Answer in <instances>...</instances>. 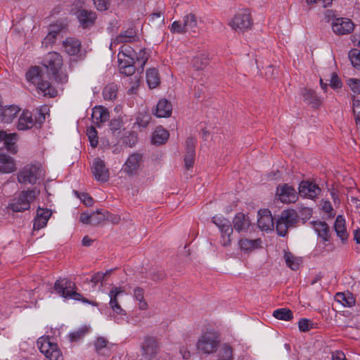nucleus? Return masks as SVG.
I'll return each instance as SVG.
<instances>
[{"label":"nucleus","instance_id":"1","mask_svg":"<svg viewBox=\"0 0 360 360\" xmlns=\"http://www.w3.org/2000/svg\"><path fill=\"white\" fill-rule=\"evenodd\" d=\"M148 55L145 49L136 53L128 45H123L117 55V60L120 72L126 75H131L134 72V63L137 62L143 66L147 62Z\"/></svg>","mask_w":360,"mask_h":360},{"label":"nucleus","instance_id":"2","mask_svg":"<svg viewBox=\"0 0 360 360\" xmlns=\"http://www.w3.org/2000/svg\"><path fill=\"white\" fill-rule=\"evenodd\" d=\"M44 78V75L37 66L32 67L26 73L27 81L34 84L39 93L41 92L44 96L54 97L56 95V91Z\"/></svg>","mask_w":360,"mask_h":360},{"label":"nucleus","instance_id":"3","mask_svg":"<svg viewBox=\"0 0 360 360\" xmlns=\"http://www.w3.org/2000/svg\"><path fill=\"white\" fill-rule=\"evenodd\" d=\"M42 64L51 77L61 83L67 82V75L62 71L63 59L59 53H48L44 58Z\"/></svg>","mask_w":360,"mask_h":360},{"label":"nucleus","instance_id":"4","mask_svg":"<svg viewBox=\"0 0 360 360\" xmlns=\"http://www.w3.org/2000/svg\"><path fill=\"white\" fill-rule=\"evenodd\" d=\"M54 290L65 300H81L90 303L86 299L82 298L81 294L77 292L75 283L66 278H60L54 283Z\"/></svg>","mask_w":360,"mask_h":360},{"label":"nucleus","instance_id":"5","mask_svg":"<svg viewBox=\"0 0 360 360\" xmlns=\"http://www.w3.org/2000/svg\"><path fill=\"white\" fill-rule=\"evenodd\" d=\"M39 193V191L35 188L22 191L9 203L8 207L13 212L27 210L30 207L31 202L36 198Z\"/></svg>","mask_w":360,"mask_h":360},{"label":"nucleus","instance_id":"6","mask_svg":"<svg viewBox=\"0 0 360 360\" xmlns=\"http://www.w3.org/2000/svg\"><path fill=\"white\" fill-rule=\"evenodd\" d=\"M39 351L49 360H63L62 352L57 344L49 336H41L37 341Z\"/></svg>","mask_w":360,"mask_h":360},{"label":"nucleus","instance_id":"7","mask_svg":"<svg viewBox=\"0 0 360 360\" xmlns=\"http://www.w3.org/2000/svg\"><path fill=\"white\" fill-rule=\"evenodd\" d=\"M219 343V337L213 332H206L202 335L196 344L199 352L210 354L216 352Z\"/></svg>","mask_w":360,"mask_h":360},{"label":"nucleus","instance_id":"8","mask_svg":"<svg viewBox=\"0 0 360 360\" xmlns=\"http://www.w3.org/2000/svg\"><path fill=\"white\" fill-rule=\"evenodd\" d=\"M297 221V214L294 210H283L276 224L277 233L281 236H285L289 228Z\"/></svg>","mask_w":360,"mask_h":360},{"label":"nucleus","instance_id":"9","mask_svg":"<svg viewBox=\"0 0 360 360\" xmlns=\"http://www.w3.org/2000/svg\"><path fill=\"white\" fill-rule=\"evenodd\" d=\"M297 221V214L294 210H283L276 224L277 233L281 236H285L289 228Z\"/></svg>","mask_w":360,"mask_h":360},{"label":"nucleus","instance_id":"10","mask_svg":"<svg viewBox=\"0 0 360 360\" xmlns=\"http://www.w3.org/2000/svg\"><path fill=\"white\" fill-rule=\"evenodd\" d=\"M212 221L221 232V245L224 247L229 246L231 243V236L233 233V228L230 221L222 215H215L212 217Z\"/></svg>","mask_w":360,"mask_h":360},{"label":"nucleus","instance_id":"11","mask_svg":"<svg viewBox=\"0 0 360 360\" xmlns=\"http://www.w3.org/2000/svg\"><path fill=\"white\" fill-rule=\"evenodd\" d=\"M44 176V170L39 165H27L18 174V180L20 184H34Z\"/></svg>","mask_w":360,"mask_h":360},{"label":"nucleus","instance_id":"12","mask_svg":"<svg viewBox=\"0 0 360 360\" xmlns=\"http://www.w3.org/2000/svg\"><path fill=\"white\" fill-rule=\"evenodd\" d=\"M252 20L248 8L240 10L229 22V25L235 30L245 31L251 27Z\"/></svg>","mask_w":360,"mask_h":360},{"label":"nucleus","instance_id":"13","mask_svg":"<svg viewBox=\"0 0 360 360\" xmlns=\"http://www.w3.org/2000/svg\"><path fill=\"white\" fill-rule=\"evenodd\" d=\"M143 162V158L141 153L131 154L122 165V171L129 176L136 175L141 170Z\"/></svg>","mask_w":360,"mask_h":360},{"label":"nucleus","instance_id":"14","mask_svg":"<svg viewBox=\"0 0 360 360\" xmlns=\"http://www.w3.org/2000/svg\"><path fill=\"white\" fill-rule=\"evenodd\" d=\"M124 294V290L121 287H113L110 290L108 295L110 297L109 305L112 311L120 317L126 316L125 311L119 304V297Z\"/></svg>","mask_w":360,"mask_h":360},{"label":"nucleus","instance_id":"15","mask_svg":"<svg viewBox=\"0 0 360 360\" xmlns=\"http://www.w3.org/2000/svg\"><path fill=\"white\" fill-rule=\"evenodd\" d=\"M276 195L283 203L295 202L297 199V194L295 190L286 184L277 187Z\"/></svg>","mask_w":360,"mask_h":360},{"label":"nucleus","instance_id":"16","mask_svg":"<svg viewBox=\"0 0 360 360\" xmlns=\"http://www.w3.org/2000/svg\"><path fill=\"white\" fill-rule=\"evenodd\" d=\"M158 350V345L153 338L147 337L141 346V360H150L155 356Z\"/></svg>","mask_w":360,"mask_h":360},{"label":"nucleus","instance_id":"17","mask_svg":"<svg viewBox=\"0 0 360 360\" xmlns=\"http://www.w3.org/2000/svg\"><path fill=\"white\" fill-rule=\"evenodd\" d=\"M333 32L339 35L347 34L354 30L351 20L345 18H336L332 24Z\"/></svg>","mask_w":360,"mask_h":360},{"label":"nucleus","instance_id":"18","mask_svg":"<svg viewBox=\"0 0 360 360\" xmlns=\"http://www.w3.org/2000/svg\"><path fill=\"white\" fill-rule=\"evenodd\" d=\"M92 172L97 181L105 182L109 179V171L105 167V162L96 158L94 160L92 166Z\"/></svg>","mask_w":360,"mask_h":360},{"label":"nucleus","instance_id":"19","mask_svg":"<svg viewBox=\"0 0 360 360\" xmlns=\"http://www.w3.org/2000/svg\"><path fill=\"white\" fill-rule=\"evenodd\" d=\"M75 15L80 26L83 28H88L93 26L97 18L95 12L85 9H79L75 13Z\"/></svg>","mask_w":360,"mask_h":360},{"label":"nucleus","instance_id":"20","mask_svg":"<svg viewBox=\"0 0 360 360\" xmlns=\"http://www.w3.org/2000/svg\"><path fill=\"white\" fill-rule=\"evenodd\" d=\"M136 38L137 35L136 30L134 28L130 27L127 30L121 32L119 35L116 36L112 39V41L110 44V49L112 50L113 47L117 44L134 41L136 40Z\"/></svg>","mask_w":360,"mask_h":360},{"label":"nucleus","instance_id":"21","mask_svg":"<svg viewBox=\"0 0 360 360\" xmlns=\"http://www.w3.org/2000/svg\"><path fill=\"white\" fill-rule=\"evenodd\" d=\"M321 189L315 184L309 181H302L299 186V193L301 196L313 199L320 193Z\"/></svg>","mask_w":360,"mask_h":360},{"label":"nucleus","instance_id":"22","mask_svg":"<svg viewBox=\"0 0 360 360\" xmlns=\"http://www.w3.org/2000/svg\"><path fill=\"white\" fill-rule=\"evenodd\" d=\"M20 109L18 106L11 105L4 108L1 106L0 121L2 123H11L19 114Z\"/></svg>","mask_w":360,"mask_h":360},{"label":"nucleus","instance_id":"23","mask_svg":"<svg viewBox=\"0 0 360 360\" xmlns=\"http://www.w3.org/2000/svg\"><path fill=\"white\" fill-rule=\"evenodd\" d=\"M257 224L262 230H271L274 227V220L270 211L267 210L259 211Z\"/></svg>","mask_w":360,"mask_h":360},{"label":"nucleus","instance_id":"24","mask_svg":"<svg viewBox=\"0 0 360 360\" xmlns=\"http://www.w3.org/2000/svg\"><path fill=\"white\" fill-rule=\"evenodd\" d=\"M16 166L14 160L0 150V172L8 174L15 172Z\"/></svg>","mask_w":360,"mask_h":360},{"label":"nucleus","instance_id":"25","mask_svg":"<svg viewBox=\"0 0 360 360\" xmlns=\"http://www.w3.org/2000/svg\"><path fill=\"white\" fill-rule=\"evenodd\" d=\"M34 125V120L32 113L28 110H23L19 116L17 129L20 131L28 130Z\"/></svg>","mask_w":360,"mask_h":360},{"label":"nucleus","instance_id":"26","mask_svg":"<svg viewBox=\"0 0 360 360\" xmlns=\"http://www.w3.org/2000/svg\"><path fill=\"white\" fill-rule=\"evenodd\" d=\"M51 215V212L50 210L39 208L34 221V229L39 230L45 227Z\"/></svg>","mask_w":360,"mask_h":360},{"label":"nucleus","instance_id":"27","mask_svg":"<svg viewBox=\"0 0 360 360\" xmlns=\"http://www.w3.org/2000/svg\"><path fill=\"white\" fill-rule=\"evenodd\" d=\"M112 347L113 344L110 343L104 337H99L94 342L95 350L99 355H110Z\"/></svg>","mask_w":360,"mask_h":360},{"label":"nucleus","instance_id":"28","mask_svg":"<svg viewBox=\"0 0 360 360\" xmlns=\"http://www.w3.org/2000/svg\"><path fill=\"white\" fill-rule=\"evenodd\" d=\"M109 112L102 106H96L92 110L91 117L94 123L98 126L109 119Z\"/></svg>","mask_w":360,"mask_h":360},{"label":"nucleus","instance_id":"29","mask_svg":"<svg viewBox=\"0 0 360 360\" xmlns=\"http://www.w3.org/2000/svg\"><path fill=\"white\" fill-rule=\"evenodd\" d=\"M311 224L314 231L317 233L319 237L322 238L324 242L329 240V227L326 222L314 221H311Z\"/></svg>","mask_w":360,"mask_h":360},{"label":"nucleus","instance_id":"30","mask_svg":"<svg viewBox=\"0 0 360 360\" xmlns=\"http://www.w3.org/2000/svg\"><path fill=\"white\" fill-rule=\"evenodd\" d=\"M334 229L337 236L345 242L347 240L348 233L345 227V219L342 215H338L335 219Z\"/></svg>","mask_w":360,"mask_h":360},{"label":"nucleus","instance_id":"31","mask_svg":"<svg viewBox=\"0 0 360 360\" xmlns=\"http://www.w3.org/2000/svg\"><path fill=\"white\" fill-rule=\"evenodd\" d=\"M233 224L235 230L239 233L247 231L250 224V221L248 217L244 214L238 213L233 220Z\"/></svg>","mask_w":360,"mask_h":360},{"label":"nucleus","instance_id":"32","mask_svg":"<svg viewBox=\"0 0 360 360\" xmlns=\"http://www.w3.org/2000/svg\"><path fill=\"white\" fill-rule=\"evenodd\" d=\"M65 51L70 56H75L81 49L80 41L75 38H68L63 41Z\"/></svg>","mask_w":360,"mask_h":360},{"label":"nucleus","instance_id":"33","mask_svg":"<svg viewBox=\"0 0 360 360\" xmlns=\"http://www.w3.org/2000/svg\"><path fill=\"white\" fill-rule=\"evenodd\" d=\"M172 110L171 103L167 100L162 99L156 105L155 115L158 117H168L171 115Z\"/></svg>","mask_w":360,"mask_h":360},{"label":"nucleus","instance_id":"34","mask_svg":"<svg viewBox=\"0 0 360 360\" xmlns=\"http://www.w3.org/2000/svg\"><path fill=\"white\" fill-rule=\"evenodd\" d=\"M302 96L304 101L306 103L311 105L313 107H319L321 103L320 97L316 95L314 90L304 89L302 91Z\"/></svg>","mask_w":360,"mask_h":360},{"label":"nucleus","instance_id":"35","mask_svg":"<svg viewBox=\"0 0 360 360\" xmlns=\"http://www.w3.org/2000/svg\"><path fill=\"white\" fill-rule=\"evenodd\" d=\"M169 138V132L162 127L156 128L152 136L153 144L161 145L165 143Z\"/></svg>","mask_w":360,"mask_h":360},{"label":"nucleus","instance_id":"36","mask_svg":"<svg viewBox=\"0 0 360 360\" xmlns=\"http://www.w3.org/2000/svg\"><path fill=\"white\" fill-rule=\"evenodd\" d=\"M238 245L242 250L245 252H250L260 247L261 240H250L248 238H242L239 240Z\"/></svg>","mask_w":360,"mask_h":360},{"label":"nucleus","instance_id":"37","mask_svg":"<svg viewBox=\"0 0 360 360\" xmlns=\"http://www.w3.org/2000/svg\"><path fill=\"white\" fill-rule=\"evenodd\" d=\"M233 348L228 344H223L215 360H233Z\"/></svg>","mask_w":360,"mask_h":360},{"label":"nucleus","instance_id":"38","mask_svg":"<svg viewBox=\"0 0 360 360\" xmlns=\"http://www.w3.org/2000/svg\"><path fill=\"white\" fill-rule=\"evenodd\" d=\"M146 81L150 89L155 88L160 84V77L156 69L152 68L146 72Z\"/></svg>","mask_w":360,"mask_h":360},{"label":"nucleus","instance_id":"39","mask_svg":"<svg viewBox=\"0 0 360 360\" xmlns=\"http://www.w3.org/2000/svg\"><path fill=\"white\" fill-rule=\"evenodd\" d=\"M18 141V135L16 133L6 134V137L4 139V145L6 149L13 153L17 152L15 143Z\"/></svg>","mask_w":360,"mask_h":360},{"label":"nucleus","instance_id":"40","mask_svg":"<svg viewBox=\"0 0 360 360\" xmlns=\"http://www.w3.org/2000/svg\"><path fill=\"white\" fill-rule=\"evenodd\" d=\"M284 259L287 266L292 270H297L302 262L300 258L295 257L292 253L288 252H285Z\"/></svg>","mask_w":360,"mask_h":360},{"label":"nucleus","instance_id":"41","mask_svg":"<svg viewBox=\"0 0 360 360\" xmlns=\"http://www.w3.org/2000/svg\"><path fill=\"white\" fill-rule=\"evenodd\" d=\"M117 86L115 84H109L103 90V96L105 100L112 101L117 97Z\"/></svg>","mask_w":360,"mask_h":360},{"label":"nucleus","instance_id":"42","mask_svg":"<svg viewBox=\"0 0 360 360\" xmlns=\"http://www.w3.org/2000/svg\"><path fill=\"white\" fill-rule=\"evenodd\" d=\"M183 21L186 32L195 31L194 29L197 27L198 22L196 17L194 14L188 13L184 15Z\"/></svg>","mask_w":360,"mask_h":360},{"label":"nucleus","instance_id":"43","mask_svg":"<svg viewBox=\"0 0 360 360\" xmlns=\"http://www.w3.org/2000/svg\"><path fill=\"white\" fill-rule=\"evenodd\" d=\"M273 316L278 320L283 321H290L293 317L292 312L286 308H281L274 310Z\"/></svg>","mask_w":360,"mask_h":360},{"label":"nucleus","instance_id":"44","mask_svg":"<svg viewBox=\"0 0 360 360\" xmlns=\"http://www.w3.org/2000/svg\"><path fill=\"white\" fill-rule=\"evenodd\" d=\"M134 297L139 302V308L141 310H146L148 308V304L144 300V291L141 288H136L134 290Z\"/></svg>","mask_w":360,"mask_h":360},{"label":"nucleus","instance_id":"45","mask_svg":"<svg viewBox=\"0 0 360 360\" xmlns=\"http://www.w3.org/2000/svg\"><path fill=\"white\" fill-rule=\"evenodd\" d=\"M335 300L345 307H352L354 304V300L350 294L338 292L335 295Z\"/></svg>","mask_w":360,"mask_h":360},{"label":"nucleus","instance_id":"46","mask_svg":"<svg viewBox=\"0 0 360 360\" xmlns=\"http://www.w3.org/2000/svg\"><path fill=\"white\" fill-rule=\"evenodd\" d=\"M110 214L108 212H102L100 210L91 212V224L98 225L105 220L109 219Z\"/></svg>","mask_w":360,"mask_h":360},{"label":"nucleus","instance_id":"47","mask_svg":"<svg viewBox=\"0 0 360 360\" xmlns=\"http://www.w3.org/2000/svg\"><path fill=\"white\" fill-rule=\"evenodd\" d=\"M59 32L60 30L58 27L53 26L49 32L48 34L44 39L42 41V46L48 47L49 45L52 44L55 41Z\"/></svg>","mask_w":360,"mask_h":360},{"label":"nucleus","instance_id":"48","mask_svg":"<svg viewBox=\"0 0 360 360\" xmlns=\"http://www.w3.org/2000/svg\"><path fill=\"white\" fill-rule=\"evenodd\" d=\"M208 58L205 54H200L194 57L192 60V65L196 70L203 69L208 64Z\"/></svg>","mask_w":360,"mask_h":360},{"label":"nucleus","instance_id":"49","mask_svg":"<svg viewBox=\"0 0 360 360\" xmlns=\"http://www.w3.org/2000/svg\"><path fill=\"white\" fill-rule=\"evenodd\" d=\"M349 58L352 65L356 69H360V51L356 49H352L349 53Z\"/></svg>","mask_w":360,"mask_h":360},{"label":"nucleus","instance_id":"50","mask_svg":"<svg viewBox=\"0 0 360 360\" xmlns=\"http://www.w3.org/2000/svg\"><path fill=\"white\" fill-rule=\"evenodd\" d=\"M88 328L86 326L79 328L78 330L70 333V340L72 342H77L82 338L86 333H88Z\"/></svg>","mask_w":360,"mask_h":360},{"label":"nucleus","instance_id":"51","mask_svg":"<svg viewBox=\"0 0 360 360\" xmlns=\"http://www.w3.org/2000/svg\"><path fill=\"white\" fill-rule=\"evenodd\" d=\"M86 135L88 136L91 146L93 148L96 147L98 145V137L96 129L94 127L88 128Z\"/></svg>","mask_w":360,"mask_h":360},{"label":"nucleus","instance_id":"52","mask_svg":"<svg viewBox=\"0 0 360 360\" xmlns=\"http://www.w3.org/2000/svg\"><path fill=\"white\" fill-rule=\"evenodd\" d=\"M150 120V115L146 112H140L136 118V123L139 127H146Z\"/></svg>","mask_w":360,"mask_h":360},{"label":"nucleus","instance_id":"53","mask_svg":"<svg viewBox=\"0 0 360 360\" xmlns=\"http://www.w3.org/2000/svg\"><path fill=\"white\" fill-rule=\"evenodd\" d=\"M93 3L98 11H107L110 5V0H92Z\"/></svg>","mask_w":360,"mask_h":360},{"label":"nucleus","instance_id":"54","mask_svg":"<svg viewBox=\"0 0 360 360\" xmlns=\"http://www.w3.org/2000/svg\"><path fill=\"white\" fill-rule=\"evenodd\" d=\"M75 194L80 199V200L85 204L86 206H91L93 205V199L85 193H79L78 191H74Z\"/></svg>","mask_w":360,"mask_h":360},{"label":"nucleus","instance_id":"55","mask_svg":"<svg viewBox=\"0 0 360 360\" xmlns=\"http://www.w3.org/2000/svg\"><path fill=\"white\" fill-rule=\"evenodd\" d=\"M170 30L173 33L184 34L187 32L184 23L180 21H174L172 25Z\"/></svg>","mask_w":360,"mask_h":360},{"label":"nucleus","instance_id":"56","mask_svg":"<svg viewBox=\"0 0 360 360\" xmlns=\"http://www.w3.org/2000/svg\"><path fill=\"white\" fill-rule=\"evenodd\" d=\"M347 84L354 94H360V79H349Z\"/></svg>","mask_w":360,"mask_h":360},{"label":"nucleus","instance_id":"57","mask_svg":"<svg viewBox=\"0 0 360 360\" xmlns=\"http://www.w3.org/2000/svg\"><path fill=\"white\" fill-rule=\"evenodd\" d=\"M353 112L355 117L356 124L360 122V100L353 99Z\"/></svg>","mask_w":360,"mask_h":360},{"label":"nucleus","instance_id":"58","mask_svg":"<svg viewBox=\"0 0 360 360\" xmlns=\"http://www.w3.org/2000/svg\"><path fill=\"white\" fill-rule=\"evenodd\" d=\"M298 327L300 331L306 332L312 328V323L309 319H302L298 322Z\"/></svg>","mask_w":360,"mask_h":360},{"label":"nucleus","instance_id":"59","mask_svg":"<svg viewBox=\"0 0 360 360\" xmlns=\"http://www.w3.org/2000/svg\"><path fill=\"white\" fill-rule=\"evenodd\" d=\"M195 158V153L191 152H186L184 158V164L186 169H190L193 167Z\"/></svg>","mask_w":360,"mask_h":360},{"label":"nucleus","instance_id":"60","mask_svg":"<svg viewBox=\"0 0 360 360\" xmlns=\"http://www.w3.org/2000/svg\"><path fill=\"white\" fill-rule=\"evenodd\" d=\"M330 85L334 89L341 88L342 82L337 75H335V74L332 75V77H331V79L330 81Z\"/></svg>","mask_w":360,"mask_h":360},{"label":"nucleus","instance_id":"61","mask_svg":"<svg viewBox=\"0 0 360 360\" xmlns=\"http://www.w3.org/2000/svg\"><path fill=\"white\" fill-rule=\"evenodd\" d=\"M321 208L323 212L328 214L330 217L333 214V207L329 201H323L321 202Z\"/></svg>","mask_w":360,"mask_h":360},{"label":"nucleus","instance_id":"62","mask_svg":"<svg viewBox=\"0 0 360 360\" xmlns=\"http://www.w3.org/2000/svg\"><path fill=\"white\" fill-rule=\"evenodd\" d=\"M196 141L193 138H188L186 141V152H191L195 153V146Z\"/></svg>","mask_w":360,"mask_h":360},{"label":"nucleus","instance_id":"63","mask_svg":"<svg viewBox=\"0 0 360 360\" xmlns=\"http://www.w3.org/2000/svg\"><path fill=\"white\" fill-rule=\"evenodd\" d=\"M80 221L83 224H91V213L83 212L80 215Z\"/></svg>","mask_w":360,"mask_h":360},{"label":"nucleus","instance_id":"64","mask_svg":"<svg viewBox=\"0 0 360 360\" xmlns=\"http://www.w3.org/2000/svg\"><path fill=\"white\" fill-rule=\"evenodd\" d=\"M332 360H346V357L342 351L337 350L332 353Z\"/></svg>","mask_w":360,"mask_h":360}]
</instances>
